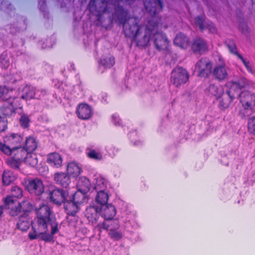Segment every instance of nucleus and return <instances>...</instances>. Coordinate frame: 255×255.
Here are the masks:
<instances>
[{"label":"nucleus","instance_id":"13","mask_svg":"<svg viewBox=\"0 0 255 255\" xmlns=\"http://www.w3.org/2000/svg\"><path fill=\"white\" fill-rule=\"evenodd\" d=\"M100 206L93 205L89 206L86 210V218L93 225H95L96 227L99 218L98 214L100 213Z\"/></svg>","mask_w":255,"mask_h":255},{"label":"nucleus","instance_id":"19","mask_svg":"<svg viewBox=\"0 0 255 255\" xmlns=\"http://www.w3.org/2000/svg\"><path fill=\"white\" fill-rule=\"evenodd\" d=\"M206 93L209 96H214L218 99L224 93V89L223 87L219 84H211L206 89Z\"/></svg>","mask_w":255,"mask_h":255},{"label":"nucleus","instance_id":"51","mask_svg":"<svg viewBox=\"0 0 255 255\" xmlns=\"http://www.w3.org/2000/svg\"><path fill=\"white\" fill-rule=\"evenodd\" d=\"M15 82H16V80H15V79H14L13 78H11L10 79V80L8 81V82L9 83H15Z\"/></svg>","mask_w":255,"mask_h":255},{"label":"nucleus","instance_id":"45","mask_svg":"<svg viewBox=\"0 0 255 255\" xmlns=\"http://www.w3.org/2000/svg\"><path fill=\"white\" fill-rule=\"evenodd\" d=\"M112 120L116 126L120 125V119L117 114H114L112 115Z\"/></svg>","mask_w":255,"mask_h":255},{"label":"nucleus","instance_id":"12","mask_svg":"<svg viewBox=\"0 0 255 255\" xmlns=\"http://www.w3.org/2000/svg\"><path fill=\"white\" fill-rule=\"evenodd\" d=\"M22 141V137L15 133H10L6 135L4 137L3 144L10 147V148L13 147H18L21 146V142Z\"/></svg>","mask_w":255,"mask_h":255},{"label":"nucleus","instance_id":"29","mask_svg":"<svg viewBox=\"0 0 255 255\" xmlns=\"http://www.w3.org/2000/svg\"><path fill=\"white\" fill-rule=\"evenodd\" d=\"M195 23L198 25L200 29L202 30H204L205 28H208L209 30L212 32L214 33L216 31V27L213 23L204 24V20L203 19L201 16H197L195 19Z\"/></svg>","mask_w":255,"mask_h":255},{"label":"nucleus","instance_id":"27","mask_svg":"<svg viewBox=\"0 0 255 255\" xmlns=\"http://www.w3.org/2000/svg\"><path fill=\"white\" fill-rule=\"evenodd\" d=\"M174 43L182 48H186L189 45V40L185 35L180 33L177 34L174 40Z\"/></svg>","mask_w":255,"mask_h":255},{"label":"nucleus","instance_id":"41","mask_svg":"<svg viewBox=\"0 0 255 255\" xmlns=\"http://www.w3.org/2000/svg\"><path fill=\"white\" fill-rule=\"evenodd\" d=\"M249 131L255 135V117H252L248 121Z\"/></svg>","mask_w":255,"mask_h":255},{"label":"nucleus","instance_id":"22","mask_svg":"<svg viewBox=\"0 0 255 255\" xmlns=\"http://www.w3.org/2000/svg\"><path fill=\"white\" fill-rule=\"evenodd\" d=\"M214 76L219 80H223L228 77L227 67L224 64L217 66L214 70Z\"/></svg>","mask_w":255,"mask_h":255},{"label":"nucleus","instance_id":"7","mask_svg":"<svg viewBox=\"0 0 255 255\" xmlns=\"http://www.w3.org/2000/svg\"><path fill=\"white\" fill-rule=\"evenodd\" d=\"M25 186L27 190L31 194L39 196L44 191L43 182L37 178L25 181Z\"/></svg>","mask_w":255,"mask_h":255},{"label":"nucleus","instance_id":"6","mask_svg":"<svg viewBox=\"0 0 255 255\" xmlns=\"http://www.w3.org/2000/svg\"><path fill=\"white\" fill-rule=\"evenodd\" d=\"M189 75L186 70L181 67H176L173 70L171 76V82L178 87L185 84L188 80Z\"/></svg>","mask_w":255,"mask_h":255},{"label":"nucleus","instance_id":"43","mask_svg":"<svg viewBox=\"0 0 255 255\" xmlns=\"http://www.w3.org/2000/svg\"><path fill=\"white\" fill-rule=\"evenodd\" d=\"M19 122L23 128H26L29 126V119L27 116L23 115L21 116Z\"/></svg>","mask_w":255,"mask_h":255},{"label":"nucleus","instance_id":"1","mask_svg":"<svg viewBox=\"0 0 255 255\" xmlns=\"http://www.w3.org/2000/svg\"><path fill=\"white\" fill-rule=\"evenodd\" d=\"M144 5L145 9L152 16L145 26L138 24L139 20L135 17L126 19L123 23L125 35L133 38L134 41L139 46H146L150 41H153L157 49H166L169 45V41L166 35L162 32L157 31V23L155 22L154 15L162 8L161 0H145Z\"/></svg>","mask_w":255,"mask_h":255},{"label":"nucleus","instance_id":"37","mask_svg":"<svg viewBox=\"0 0 255 255\" xmlns=\"http://www.w3.org/2000/svg\"><path fill=\"white\" fill-rule=\"evenodd\" d=\"M86 153L90 158L96 160H101L102 158V155L100 153L97 152L95 150H92L90 148L86 149Z\"/></svg>","mask_w":255,"mask_h":255},{"label":"nucleus","instance_id":"54","mask_svg":"<svg viewBox=\"0 0 255 255\" xmlns=\"http://www.w3.org/2000/svg\"><path fill=\"white\" fill-rule=\"evenodd\" d=\"M134 143L135 145H138V144L136 141H134Z\"/></svg>","mask_w":255,"mask_h":255},{"label":"nucleus","instance_id":"5","mask_svg":"<svg viewBox=\"0 0 255 255\" xmlns=\"http://www.w3.org/2000/svg\"><path fill=\"white\" fill-rule=\"evenodd\" d=\"M247 82L244 84L245 87L242 88L239 93L238 96L243 109L245 111H252L255 107V96L248 91L243 90L244 88H249L250 85H254L252 82L247 79ZM244 85V84H243Z\"/></svg>","mask_w":255,"mask_h":255},{"label":"nucleus","instance_id":"52","mask_svg":"<svg viewBox=\"0 0 255 255\" xmlns=\"http://www.w3.org/2000/svg\"><path fill=\"white\" fill-rule=\"evenodd\" d=\"M46 93L45 94H42V93H40H40H39L38 94V95H40L41 96V98H42V97H43L45 95H46Z\"/></svg>","mask_w":255,"mask_h":255},{"label":"nucleus","instance_id":"40","mask_svg":"<svg viewBox=\"0 0 255 255\" xmlns=\"http://www.w3.org/2000/svg\"><path fill=\"white\" fill-rule=\"evenodd\" d=\"M238 58L242 61L245 66L246 67L247 70L250 73H252V69L251 64L248 59L244 58L241 55L238 54H237Z\"/></svg>","mask_w":255,"mask_h":255},{"label":"nucleus","instance_id":"53","mask_svg":"<svg viewBox=\"0 0 255 255\" xmlns=\"http://www.w3.org/2000/svg\"><path fill=\"white\" fill-rule=\"evenodd\" d=\"M125 14L126 15H127V11H123V14Z\"/></svg>","mask_w":255,"mask_h":255},{"label":"nucleus","instance_id":"2","mask_svg":"<svg viewBox=\"0 0 255 255\" xmlns=\"http://www.w3.org/2000/svg\"><path fill=\"white\" fill-rule=\"evenodd\" d=\"M36 212L37 220L32 225V229L28 234L29 239L52 241L53 235L59 231V225L55 219L51 218L52 212L50 207L43 204L37 209Z\"/></svg>","mask_w":255,"mask_h":255},{"label":"nucleus","instance_id":"11","mask_svg":"<svg viewBox=\"0 0 255 255\" xmlns=\"http://www.w3.org/2000/svg\"><path fill=\"white\" fill-rule=\"evenodd\" d=\"M6 207L10 210L9 213L12 216H16L20 212L21 205L16 199L12 196H8L4 200Z\"/></svg>","mask_w":255,"mask_h":255},{"label":"nucleus","instance_id":"47","mask_svg":"<svg viewBox=\"0 0 255 255\" xmlns=\"http://www.w3.org/2000/svg\"><path fill=\"white\" fill-rule=\"evenodd\" d=\"M97 2L96 0H91L89 3V9L90 11H93L94 9L97 7Z\"/></svg>","mask_w":255,"mask_h":255},{"label":"nucleus","instance_id":"10","mask_svg":"<svg viewBox=\"0 0 255 255\" xmlns=\"http://www.w3.org/2000/svg\"><path fill=\"white\" fill-rule=\"evenodd\" d=\"M212 64L207 58H202L196 64L195 70L201 77H206L211 72Z\"/></svg>","mask_w":255,"mask_h":255},{"label":"nucleus","instance_id":"4","mask_svg":"<svg viewBox=\"0 0 255 255\" xmlns=\"http://www.w3.org/2000/svg\"><path fill=\"white\" fill-rule=\"evenodd\" d=\"M247 80L245 78H241L238 82L229 81L226 84L227 88L229 89L227 93L229 97V99H223L220 102V106L223 109L228 108L232 101L238 96L239 93L242 88L245 87Z\"/></svg>","mask_w":255,"mask_h":255},{"label":"nucleus","instance_id":"32","mask_svg":"<svg viewBox=\"0 0 255 255\" xmlns=\"http://www.w3.org/2000/svg\"><path fill=\"white\" fill-rule=\"evenodd\" d=\"M16 178V176L13 172L10 170H5L2 176V181L5 185H9Z\"/></svg>","mask_w":255,"mask_h":255},{"label":"nucleus","instance_id":"39","mask_svg":"<svg viewBox=\"0 0 255 255\" xmlns=\"http://www.w3.org/2000/svg\"><path fill=\"white\" fill-rule=\"evenodd\" d=\"M10 196L16 199L21 198L22 196L21 189L17 186H14L11 189V195Z\"/></svg>","mask_w":255,"mask_h":255},{"label":"nucleus","instance_id":"14","mask_svg":"<svg viewBox=\"0 0 255 255\" xmlns=\"http://www.w3.org/2000/svg\"><path fill=\"white\" fill-rule=\"evenodd\" d=\"M67 193L63 190L56 189L50 192L49 198L54 204L60 205L66 199Z\"/></svg>","mask_w":255,"mask_h":255},{"label":"nucleus","instance_id":"49","mask_svg":"<svg viewBox=\"0 0 255 255\" xmlns=\"http://www.w3.org/2000/svg\"><path fill=\"white\" fill-rule=\"evenodd\" d=\"M134 134H136V132H133L130 133L129 135V138L131 139L132 142H133V138H132V135H134Z\"/></svg>","mask_w":255,"mask_h":255},{"label":"nucleus","instance_id":"28","mask_svg":"<svg viewBox=\"0 0 255 255\" xmlns=\"http://www.w3.org/2000/svg\"><path fill=\"white\" fill-rule=\"evenodd\" d=\"M37 144L35 139L32 136L26 138L23 148L27 152H32L37 148Z\"/></svg>","mask_w":255,"mask_h":255},{"label":"nucleus","instance_id":"23","mask_svg":"<svg viewBox=\"0 0 255 255\" xmlns=\"http://www.w3.org/2000/svg\"><path fill=\"white\" fill-rule=\"evenodd\" d=\"M192 49L195 52L201 53L207 50L208 46L206 42L203 39L198 38L194 41Z\"/></svg>","mask_w":255,"mask_h":255},{"label":"nucleus","instance_id":"36","mask_svg":"<svg viewBox=\"0 0 255 255\" xmlns=\"http://www.w3.org/2000/svg\"><path fill=\"white\" fill-rule=\"evenodd\" d=\"M21 162V161L12 156L7 159V164L14 169L18 168Z\"/></svg>","mask_w":255,"mask_h":255},{"label":"nucleus","instance_id":"9","mask_svg":"<svg viewBox=\"0 0 255 255\" xmlns=\"http://www.w3.org/2000/svg\"><path fill=\"white\" fill-rule=\"evenodd\" d=\"M21 98L25 100H29L32 99H40L41 96L38 95L39 93L45 94L46 91L44 90H36L34 87L24 85L22 88H20Z\"/></svg>","mask_w":255,"mask_h":255},{"label":"nucleus","instance_id":"18","mask_svg":"<svg viewBox=\"0 0 255 255\" xmlns=\"http://www.w3.org/2000/svg\"><path fill=\"white\" fill-rule=\"evenodd\" d=\"M54 180L55 182L64 188L68 187L71 182L69 176L63 172H57L54 175Z\"/></svg>","mask_w":255,"mask_h":255},{"label":"nucleus","instance_id":"16","mask_svg":"<svg viewBox=\"0 0 255 255\" xmlns=\"http://www.w3.org/2000/svg\"><path fill=\"white\" fill-rule=\"evenodd\" d=\"M76 113L79 118L82 120H87L91 117L92 110L88 104H81L78 105Z\"/></svg>","mask_w":255,"mask_h":255},{"label":"nucleus","instance_id":"42","mask_svg":"<svg viewBox=\"0 0 255 255\" xmlns=\"http://www.w3.org/2000/svg\"><path fill=\"white\" fill-rule=\"evenodd\" d=\"M109 235L111 238L116 240H119L123 237V234L121 232L117 231V230H114L109 232Z\"/></svg>","mask_w":255,"mask_h":255},{"label":"nucleus","instance_id":"3","mask_svg":"<svg viewBox=\"0 0 255 255\" xmlns=\"http://www.w3.org/2000/svg\"><path fill=\"white\" fill-rule=\"evenodd\" d=\"M11 93V89L9 90L5 86L1 87L0 86V99L3 101H5L2 106L0 108V111L2 114L5 116L10 115L14 112L17 107L14 101L17 100V98H12Z\"/></svg>","mask_w":255,"mask_h":255},{"label":"nucleus","instance_id":"8","mask_svg":"<svg viewBox=\"0 0 255 255\" xmlns=\"http://www.w3.org/2000/svg\"><path fill=\"white\" fill-rule=\"evenodd\" d=\"M0 150L5 154L11 155L22 162H24L27 153L26 150L21 146L17 148H10V147L1 142H0Z\"/></svg>","mask_w":255,"mask_h":255},{"label":"nucleus","instance_id":"33","mask_svg":"<svg viewBox=\"0 0 255 255\" xmlns=\"http://www.w3.org/2000/svg\"><path fill=\"white\" fill-rule=\"evenodd\" d=\"M24 162L27 165L34 167L38 163V159L36 154L32 152H27Z\"/></svg>","mask_w":255,"mask_h":255},{"label":"nucleus","instance_id":"44","mask_svg":"<svg viewBox=\"0 0 255 255\" xmlns=\"http://www.w3.org/2000/svg\"><path fill=\"white\" fill-rule=\"evenodd\" d=\"M6 128V121L4 117H0V131H3Z\"/></svg>","mask_w":255,"mask_h":255},{"label":"nucleus","instance_id":"30","mask_svg":"<svg viewBox=\"0 0 255 255\" xmlns=\"http://www.w3.org/2000/svg\"><path fill=\"white\" fill-rule=\"evenodd\" d=\"M68 173L73 177H77L81 173V168L74 162H70L67 167Z\"/></svg>","mask_w":255,"mask_h":255},{"label":"nucleus","instance_id":"24","mask_svg":"<svg viewBox=\"0 0 255 255\" xmlns=\"http://www.w3.org/2000/svg\"><path fill=\"white\" fill-rule=\"evenodd\" d=\"M115 64V58L113 56L108 55L107 56H103L102 57L99 65V68L102 69V72H103L104 69L110 68Z\"/></svg>","mask_w":255,"mask_h":255},{"label":"nucleus","instance_id":"15","mask_svg":"<svg viewBox=\"0 0 255 255\" xmlns=\"http://www.w3.org/2000/svg\"><path fill=\"white\" fill-rule=\"evenodd\" d=\"M97 227L100 232L102 230H107L110 232L114 230L118 229L120 227V224L118 220L112 219L105 220L101 223H97Z\"/></svg>","mask_w":255,"mask_h":255},{"label":"nucleus","instance_id":"20","mask_svg":"<svg viewBox=\"0 0 255 255\" xmlns=\"http://www.w3.org/2000/svg\"><path fill=\"white\" fill-rule=\"evenodd\" d=\"M47 161L51 166L58 168L62 165V159L59 153L53 152L47 155Z\"/></svg>","mask_w":255,"mask_h":255},{"label":"nucleus","instance_id":"26","mask_svg":"<svg viewBox=\"0 0 255 255\" xmlns=\"http://www.w3.org/2000/svg\"><path fill=\"white\" fill-rule=\"evenodd\" d=\"M64 208L69 215L75 216L78 211V206L77 204L73 201H65Z\"/></svg>","mask_w":255,"mask_h":255},{"label":"nucleus","instance_id":"25","mask_svg":"<svg viewBox=\"0 0 255 255\" xmlns=\"http://www.w3.org/2000/svg\"><path fill=\"white\" fill-rule=\"evenodd\" d=\"M77 187L78 190L87 193L90 189L91 182L87 177L82 176L79 178Z\"/></svg>","mask_w":255,"mask_h":255},{"label":"nucleus","instance_id":"35","mask_svg":"<svg viewBox=\"0 0 255 255\" xmlns=\"http://www.w3.org/2000/svg\"><path fill=\"white\" fill-rule=\"evenodd\" d=\"M95 189L97 192L105 191L107 189V181L102 177H98L96 178Z\"/></svg>","mask_w":255,"mask_h":255},{"label":"nucleus","instance_id":"34","mask_svg":"<svg viewBox=\"0 0 255 255\" xmlns=\"http://www.w3.org/2000/svg\"><path fill=\"white\" fill-rule=\"evenodd\" d=\"M86 192H82L78 189V191L73 195L72 201L78 205L83 203L86 199Z\"/></svg>","mask_w":255,"mask_h":255},{"label":"nucleus","instance_id":"31","mask_svg":"<svg viewBox=\"0 0 255 255\" xmlns=\"http://www.w3.org/2000/svg\"><path fill=\"white\" fill-rule=\"evenodd\" d=\"M96 201L100 207L107 205L109 199V196L106 190L97 192Z\"/></svg>","mask_w":255,"mask_h":255},{"label":"nucleus","instance_id":"17","mask_svg":"<svg viewBox=\"0 0 255 255\" xmlns=\"http://www.w3.org/2000/svg\"><path fill=\"white\" fill-rule=\"evenodd\" d=\"M100 214L105 220L112 219L116 214V210L111 204L104 205L100 207Z\"/></svg>","mask_w":255,"mask_h":255},{"label":"nucleus","instance_id":"46","mask_svg":"<svg viewBox=\"0 0 255 255\" xmlns=\"http://www.w3.org/2000/svg\"><path fill=\"white\" fill-rule=\"evenodd\" d=\"M228 46L231 52L236 54L237 55L238 54L237 53L236 47L234 42H231L230 43H229Z\"/></svg>","mask_w":255,"mask_h":255},{"label":"nucleus","instance_id":"38","mask_svg":"<svg viewBox=\"0 0 255 255\" xmlns=\"http://www.w3.org/2000/svg\"><path fill=\"white\" fill-rule=\"evenodd\" d=\"M106 149L109 154L112 157L116 156L119 151V149L112 144L107 145Z\"/></svg>","mask_w":255,"mask_h":255},{"label":"nucleus","instance_id":"50","mask_svg":"<svg viewBox=\"0 0 255 255\" xmlns=\"http://www.w3.org/2000/svg\"><path fill=\"white\" fill-rule=\"evenodd\" d=\"M3 212V207L2 206H0V218H1V215Z\"/></svg>","mask_w":255,"mask_h":255},{"label":"nucleus","instance_id":"48","mask_svg":"<svg viewBox=\"0 0 255 255\" xmlns=\"http://www.w3.org/2000/svg\"><path fill=\"white\" fill-rule=\"evenodd\" d=\"M0 65L1 64V67L4 68H6L8 67L9 64V62L8 59H3L0 62Z\"/></svg>","mask_w":255,"mask_h":255},{"label":"nucleus","instance_id":"21","mask_svg":"<svg viewBox=\"0 0 255 255\" xmlns=\"http://www.w3.org/2000/svg\"><path fill=\"white\" fill-rule=\"evenodd\" d=\"M31 222L28 213L25 212L19 218L17 223V228L22 231H26L29 228Z\"/></svg>","mask_w":255,"mask_h":255}]
</instances>
